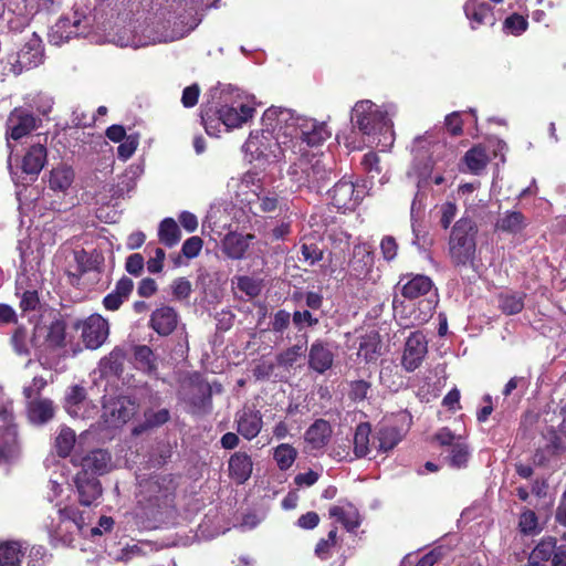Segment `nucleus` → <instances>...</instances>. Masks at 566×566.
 <instances>
[{
  "instance_id": "f257e3e1",
  "label": "nucleus",
  "mask_w": 566,
  "mask_h": 566,
  "mask_svg": "<svg viewBox=\"0 0 566 566\" xmlns=\"http://www.w3.org/2000/svg\"><path fill=\"white\" fill-rule=\"evenodd\" d=\"M262 120L286 134L292 154L303 153V144L316 146L329 136L325 124L298 116L287 108L270 107L264 112Z\"/></svg>"
},
{
  "instance_id": "f03ea898",
  "label": "nucleus",
  "mask_w": 566,
  "mask_h": 566,
  "mask_svg": "<svg viewBox=\"0 0 566 566\" xmlns=\"http://www.w3.org/2000/svg\"><path fill=\"white\" fill-rule=\"evenodd\" d=\"M396 112L394 104L377 106L369 99L359 101L352 109V124L367 136L368 144H376L381 150H387L395 139L391 117Z\"/></svg>"
},
{
  "instance_id": "7ed1b4c3",
  "label": "nucleus",
  "mask_w": 566,
  "mask_h": 566,
  "mask_svg": "<svg viewBox=\"0 0 566 566\" xmlns=\"http://www.w3.org/2000/svg\"><path fill=\"white\" fill-rule=\"evenodd\" d=\"M192 25L187 27L177 21H171L163 14H156L138 23L133 30L132 36H118L117 44L120 46L142 48L157 43H166L186 36Z\"/></svg>"
},
{
  "instance_id": "20e7f679",
  "label": "nucleus",
  "mask_w": 566,
  "mask_h": 566,
  "mask_svg": "<svg viewBox=\"0 0 566 566\" xmlns=\"http://www.w3.org/2000/svg\"><path fill=\"white\" fill-rule=\"evenodd\" d=\"M176 485L169 474L153 475L139 481L137 510L148 521H159L172 507Z\"/></svg>"
},
{
  "instance_id": "39448f33",
  "label": "nucleus",
  "mask_w": 566,
  "mask_h": 566,
  "mask_svg": "<svg viewBox=\"0 0 566 566\" xmlns=\"http://www.w3.org/2000/svg\"><path fill=\"white\" fill-rule=\"evenodd\" d=\"M328 158L321 154L302 155L289 169V178L296 189L319 191L329 179Z\"/></svg>"
},
{
  "instance_id": "423d86ee",
  "label": "nucleus",
  "mask_w": 566,
  "mask_h": 566,
  "mask_svg": "<svg viewBox=\"0 0 566 566\" xmlns=\"http://www.w3.org/2000/svg\"><path fill=\"white\" fill-rule=\"evenodd\" d=\"M263 123L264 128L262 130L252 132L248 140L242 146V149L250 161L255 159H280L285 157L286 153L290 151L289 140L286 134L280 128L273 127Z\"/></svg>"
},
{
  "instance_id": "0eeeda50",
  "label": "nucleus",
  "mask_w": 566,
  "mask_h": 566,
  "mask_svg": "<svg viewBox=\"0 0 566 566\" xmlns=\"http://www.w3.org/2000/svg\"><path fill=\"white\" fill-rule=\"evenodd\" d=\"M478 227L470 218L458 220L450 233L448 251L455 266L473 265L476 252Z\"/></svg>"
},
{
  "instance_id": "6e6552de",
  "label": "nucleus",
  "mask_w": 566,
  "mask_h": 566,
  "mask_svg": "<svg viewBox=\"0 0 566 566\" xmlns=\"http://www.w3.org/2000/svg\"><path fill=\"white\" fill-rule=\"evenodd\" d=\"M255 113L254 97L238 90L218 109L219 119L228 128H238L250 120Z\"/></svg>"
},
{
  "instance_id": "1a4fd4ad",
  "label": "nucleus",
  "mask_w": 566,
  "mask_h": 566,
  "mask_svg": "<svg viewBox=\"0 0 566 566\" xmlns=\"http://www.w3.org/2000/svg\"><path fill=\"white\" fill-rule=\"evenodd\" d=\"M44 49L41 38L36 33H32L23 43L21 49L9 56L8 64L10 71L19 75L24 71L34 69L43 63Z\"/></svg>"
},
{
  "instance_id": "9d476101",
  "label": "nucleus",
  "mask_w": 566,
  "mask_h": 566,
  "mask_svg": "<svg viewBox=\"0 0 566 566\" xmlns=\"http://www.w3.org/2000/svg\"><path fill=\"white\" fill-rule=\"evenodd\" d=\"M65 323L54 319L50 324H36L31 337L32 347L41 354H48L65 346Z\"/></svg>"
},
{
  "instance_id": "9b49d317",
  "label": "nucleus",
  "mask_w": 566,
  "mask_h": 566,
  "mask_svg": "<svg viewBox=\"0 0 566 566\" xmlns=\"http://www.w3.org/2000/svg\"><path fill=\"white\" fill-rule=\"evenodd\" d=\"M41 124V119L32 114L30 109L25 107L13 108L6 123V137L8 147L11 148L10 139L19 140L33 130H35Z\"/></svg>"
},
{
  "instance_id": "f8f14e48",
  "label": "nucleus",
  "mask_w": 566,
  "mask_h": 566,
  "mask_svg": "<svg viewBox=\"0 0 566 566\" xmlns=\"http://www.w3.org/2000/svg\"><path fill=\"white\" fill-rule=\"evenodd\" d=\"M75 328L81 331V338L88 349H97L108 337V322L99 314H92L83 321L75 324Z\"/></svg>"
},
{
  "instance_id": "ddd939ff",
  "label": "nucleus",
  "mask_w": 566,
  "mask_h": 566,
  "mask_svg": "<svg viewBox=\"0 0 566 566\" xmlns=\"http://www.w3.org/2000/svg\"><path fill=\"white\" fill-rule=\"evenodd\" d=\"M72 462L80 467L77 473L94 478L107 473L112 468L111 454L102 449L92 450L86 454H74Z\"/></svg>"
},
{
  "instance_id": "4468645a",
  "label": "nucleus",
  "mask_w": 566,
  "mask_h": 566,
  "mask_svg": "<svg viewBox=\"0 0 566 566\" xmlns=\"http://www.w3.org/2000/svg\"><path fill=\"white\" fill-rule=\"evenodd\" d=\"M62 521L71 522L81 533L90 534L91 537L103 535L111 532L114 526V520L109 516H101L98 525L87 528L88 515L84 511H78L75 507H64L59 510Z\"/></svg>"
},
{
  "instance_id": "2eb2a0df",
  "label": "nucleus",
  "mask_w": 566,
  "mask_h": 566,
  "mask_svg": "<svg viewBox=\"0 0 566 566\" xmlns=\"http://www.w3.org/2000/svg\"><path fill=\"white\" fill-rule=\"evenodd\" d=\"M86 28L83 25L82 17L74 12L72 17L60 18L49 31V41L53 45H62L70 39L84 35Z\"/></svg>"
},
{
  "instance_id": "dca6fc26",
  "label": "nucleus",
  "mask_w": 566,
  "mask_h": 566,
  "mask_svg": "<svg viewBox=\"0 0 566 566\" xmlns=\"http://www.w3.org/2000/svg\"><path fill=\"white\" fill-rule=\"evenodd\" d=\"M136 411V402L132 398L123 396L105 402L102 417L108 427H119L126 423Z\"/></svg>"
},
{
  "instance_id": "f3484780",
  "label": "nucleus",
  "mask_w": 566,
  "mask_h": 566,
  "mask_svg": "<svg viewBox=\"0 0 566 566\" xmlns=\"http://www.w3.org/2000/svg\"><path fill=\"white\" fill-rule=\"evenodd\" d=\"M374 266V255L368 244H356L353 249V256L348 263L349 280H371V271Z\"/></svg>"
},
{
  "instance_id": "a211bd4d",
  "label": "nucleus",
  "mask_w": 566,
  "mask_h": 566,
  "mask_svg": "<svg viewBox=\"0 0 566 566\" xmlns=\"http://www.w3.org/2000/svg\"><path fill=\"white\" fill-rule=\"evenodd\" d=\"M428 353V342L420 332L412 333L406 340L401 364L407 371L416 370Z\"/></svg>"
},
{
  "instance_id": "6ab92c4d",
  "label": "nucleus",
  "mask_w": 566,
  "mask_h": 566,
  "mask_svg": "<svg viewBox=\"0 0 566 566\" xmlns=\"http://www.w3.org/2000/svg\"><path fill=\"white\" fill-rule=\"evenodd\" d=\"M331 197L335 208L343 212L352 211L361 199V190H357L352 181L340 180L333 187Z\"/></svg>"
},
{
  "instance_id": "aec40b11",
  "label": "nucleus",
  "mask_w": 566,
  "mask_h": 566,
  "mask_svg": "<svg viewBox=\"0 0 566 566\" xmlns=\"http://www.w3.org/2000/svg\"><path fill=\"white\" fill-rule=\"evenodd\" d=\"M74 483L78 494V501L84 506L93 505L102 495L99 481L94 476L76 473Z\"/></svg>"
},
{
  "instance_id": "412c9836",
  "label": "nucleus",
  "mask_w": 566,
  "mask_h": 566,
  "mask_svg": "<svg viewBox=\"0 0 566 566\" xmlns=\"http://www.w3.org/2000/svg\"><path fill=\"white\" fill-rule=\"evenodd\" d=\"M149 324L157 334L168 336L177 327L178 314L172 307L163 305L153 312Z\"/></svg>"
},
{
  "instance_id": "4be33fe9",
  "label": "nucleus",
  "mask_w": 566,
  "mask_h": 566,
  "mask_svg": "<svg viewBox=\"0 0 566 566\" xmlns=\"http://www.w3.org/2000/svg\"><path fill=\"white\" fill-rule=\"evenodd\" d=\"M331 437V424L324 419H318L310 426L304 434L306 449L310 451H319L327 446Z\"/></svg>"
},
{
  "instance_id": "5701e85b",
  "label": "nucleus",
  "mask_w": 566,
  "mask_h": 566,
  "mask_svg": "<svg viewBox=\"0 0 566 566\" xmlns=\"http://www.w3.org/2000/svg\"><path fill=\"white\" fill-rule=\"evenodd\" d=\"M48 151L44 144L35 142L30 145L22 157L21 168L27 175L38 176L46 163Z\"/></svg>"
},
{
  "instance_id": "b1692460",
  "label": "nucleus",
  "mask_w": 566,
  "mask_h": 566,
  "mask_svg": "<svg viewBox=\"0 0 566 566\" xmlns=\"http://www.w3.org/2000/svg\"><path fill=\"white\" fill-rule=\"evenodd\" d=\"M464 14L470 21L471 29L475 30L481 25H493L495 17L492 8L485 2L468 1L464 4Z\"/></svg>"
},
{
  "instance_id": "393cba45",
  "label": "nucleus",
  "mask_w": 566,
  "mask_h": 566,
  "mask_svg": "<svg viewBox=\"0 0 566 566\" xmlns=\"http://www.w3.org/2000/svg\"><path fill=\"white\" fill-rule=\"evenodd\" d=\"M229 475L238 484L247 482L253 470V463L251 457L245 452L233 453L228 463Z\"/></svg>"
},
{
  "instance_id": "a878e982",
  "label": "nucleus",
  "mask_w": 566,
  "mask_h": 566,
  "mask_svg": "<svg viewBox=\"0 0 566 566\" xmlns=\"http://www.w3.org/2000/svg\"><path fill=\"white\" fill-rule=\"evenodd\" d=\"M254 240L253 234H242L237 232L228 233L222 241L223 252L233 260H240L244 256L251 242Z\"/></svg>"
},
{
  "instance_id": "bb28decb",
  "label": "nucleus",
  "mask_w": 566,
  "mask_h": 566,
  "mask_svg": "<svg viewBox=\"0 0 566 566\" xmlns=\"http://www.w3.org/2000/svg\"><path fill=\"white\" fill-rule=\"evenodd\" d=\"M329 516L342 523L343 526L352 532L360 525V515L358 510L349 502L342 501L329 509Z\"/></svg>"
},
{
  "instance_id": "cd10ccee",
  "label": "nucleus",
  "mask_w": 566,
  "mask_h": 566,
  "mask_svg": "<svg viewBox=\"0 0 566 566\" xmlns=\"http://www.w3.org/2000/svg\"><path fill=\"white\" fill-rule=\"evenodd\" d=\"M65 409L73 418H88V402L85 400V389L81 386H72L65 396Z\"/></svg>"
},
{
  "instance_id": "c85d7f7f",
  "label": "nucleus",
  "mask_w": 566,
  "mask_h": 566,
  "mask_svg": "<svg viewBox=\"0 0 566 566\" xmlns=\"http://www.w3.org/2000/svg\"><path fill=\"white\" fill-rule=\"evenodd\" d=\"M238 432L248 440L255 438L262 429V417L259 411L244 409L237 417Z\"/></svg>"
},
{
  "instance_id": "c756f323",
  "label": "nucleus",
  "mask_w": 566,
  "mask_h": 566,
  "mask_svg": "<svg viewBox=\"0 0 566 566\" xmlns=\"http://www.w3.org/2000/svg\"><path fill=\"white\" fill-rule=\"evenodd\" d=\"M333 360L334 355L326 344L321 340L312 344L308 353V365L313 370L323 374L332 367Z\"/></svg>"
},
{
  "instance_id": "7c9ffc66",
  "label": "nucleus",
  "mask_w": 566,
  "mask_h": 566,
  "mask_svg": "<svg viewBox=\"0 0 566 566\" xmlns=\"http://www.w3.org/2000/svg\"><path fill=\"white\" fill-rule=\"evenodd\" d=\"M527 226L526 218L520 211L507 210L500 214L495 222V230L510 234L522 232Z\"/></svg>"
},
{
  "instance_id": "2f4dec72",
  "label": "nucleus",
  "mask_w": 566,
  "mask_h": 566,
  "mask_svg": "<svg viewBox=\"0 0 566 566\" xmlns=\"http://www.w3.org/2000/svg\"><path fill=\"white\" fill-rule=\"evenodd\" d=\"M28 416L31 422L42 424L51 420L54 416V406L52 400L46 398L32 399L28 405Z\"/></svg>"
},
{
  "instance_id": "473e14b6",
  "label": "nucleus",
  "mask_w": 566,
  "mask_h": 566,
  "mask_svg": "<svg viewBox=\"0 0 566 566\" xmlns=\"http://www.w3.org/2000/svg\"><path fill=\"white\" fill-rule=\"evenodd\" d=\"M25 547L21 543L8 541L0 543V566H19L24 557Z\"/></svg>"
},
{
  "instance_id": "72a5a7b5",
  "label": "nucleus",
  "mask_w": 566,
  "mask_h": 566,
  "mask_svg": "<svg viewBox=\"0 0 566 566\" xmlns=\"http://www.w3.org/2000/svg\"><path fill=\"white\" fill-rule=\"evenodd\" d=\"M432 289V281L426 275H416L406 282L401 287L405 297L413 300L426 295Z\"/></svg>"
},
{
  "instance_id": "f704fd0d",
  "label": "nucleus",
  "mask_w": 566,
  "mask_h": 566,
  "mask_svg": "<svg viewBox=\"0 0 566 566\" xmlns=\"http://www.w3.org/2000/svg\"><path fill=\"white\" fill-rule=\"evenodd\" d=\"M74 180V171L66 165H61L51 170L50 174V188L53 190L65 191Z\"/></svg>"
},
{
  "instance_id": "c9c22d12",
  "label": "nucleus",
  "mask_w": 566,
  "mask_h": 566,
  "mask_svg": "<svg viewBox=\"0 0 566 566\" xmlns=\"http://www.w3.org/2000/svg\"><path fill=\"white\" fill-rule=\"evenodd\" d=\"M158 238L159 241L168 248L175 247L180 241L181 232L175 219L165 218L160 222Z\"/></svg>"
},
{
  "instance_id": "e433bc0d",
  "label": "nucleus",
  "mask_w": 566,
  "mask_h": 566,
  "mask_svg": "<svg viewBox=\"0 0 566 566\" xmlns=\"http://www.w3.org/2000/svg\"><path fill=\"white\" fill-rule=\"evenodd\" d=\"M25 108L35 111L39 115L46 116L53 108L54 101L51 95L43 92L29 94L24 98Z\"/></svg>"
},
{
  "instance_id": "4c0bfd02",
  "label": "nucleus",
  "mask_w": 566,
  "mask_h": 566,
  "mask_svg": "<svg viewBox=\"0 0 566 566\" xmlns=\"http://www.w3.org/2000/svg\"><path fill=\"white\" fill-rule=\"evenodd\" d=\"M464 161L471 172L478 174L486 166L489 156L482 146H476L467 151Z\"/></svg>"
},
{
  "instance_id": "58836bf2",
  "label": "nucleus",
  "mask_w": 566,
  "mask_h": 566,
  "mask_svg": "<svg viewBox=\"0 0 566 566\" xmlns=\"http://www.w3.org/2000/svg\"><path fill=\"white\" fill-rule=\"evenodd\" d=\"M155 549V545L150 542H137L125 546L117 556V560L128 562L138 556H146Z\"/></svg>"
},
{
  "instance_id": "ea45409f",
  "label": "nucleus",
  "mask_w": 566,
  "mask_h": 566,
  "mask_svg": "<svg viewBox=\"0 0 566 566\" xmlns=\"http://www.w3.org/2000/svg\"><path fill=\"white\" fill-rule=\"evenodd\" d=\"M370 427L361 423L356 428L354 436V453L357 458L366 457L369 453Z\"/></svg>"
},
{
  "instance_id": "a19ab883",
  "label": "nucleus",
  "mask_w": 566,
  "mask_h": 566,
  "mask_svg": "<svg viewBox=\"0 0 566 566\" xmlns=\"http://www.w3.org/2000/svg\"><path fill=\"white\" fill-rule=\"evenodd\" d=\"M401 432L395 427H384L378 431V448L380 451L387 452L394 449L401 440Z\"/></svg>"
},
{
  "instance_id": "79ce46f5",
  "label": "nucleus",
  "mask_w": 566,
  "mask_h": 566,
  "mask_svg": "<svg viewBox=\"0 0 566 566\" xmlns=\"http://www.w3.org/2000/svg\"><path fill=\"white\" fill-rule=\"evenodd\" d=\"M135 360L139 369L147 374L156 371V357L148 346H137L135 348Z\"/></svg>"
},
{
  "instance_id": "37998d69",
  "label": "nucleus",
  "mask_w": 566,
  "mask_h": 566,
  "mask_svg": "<svg viewBox=\"0 0 566 566\" xmlns=\"http://www.w3.org/2000/svg\"><path fill=\"white\" fill-rule=\"evenodd\" d=\"M518 530L524 535H536L542 531L536 513L524 509L520 514Z\"/></svg>"
},
{
  "instance_id": "c03bdc74",
  "label": "nucleus",
  "mask_w": 566,
  "mask_h": 566,
  "mask_svg": "<svg viewBox=\"0 0 566 566\" xmlns=\"http://www.w3.org/2000/svg\"><path fill=\"white\" fill-rule=\"evenodd\" d=\"M556 539L554 537L543 538L532 551L531 559L538 562H546L553 559V556L557 549Z\"/></svg>"
},
{
  "instance_id": "a18cd8bd",
  "label": "nucleus",
  "mask_w": 566,
  "mask_h": 566,
  "mask_svg": "<svg viewBox=\"0 0 566 566\" xmlns=\"http://www.w3.org/2000/svg\"><path fill=\"white\" fill-rule=\"evenodd\" d=\"M297 455V451L291 444L282 443L274 450V460L281 470L290 469Z\"/></svg>"
},
{
  "instance_id": "49530a36",
  "label": "nucleus",
  "mask_w": 566,
  "mask_h": 566,
  "mask_svg": "<svg viewBox=\"0 0 566 566\" xmlns=\"http://www.w3.org/2000/svg\"><path fill=\"white\" fill-rule=\"evenodd\" d=\"M379 348L378 336L376 334L367 335L359 343L358 356L367 361L374 360L379 355Z\"/></svg>"
},
{
  "instance_id": "de8ad7c7",
  "label": "nucleus",
  "mask_w": 566,
  "mask_h": 566,
  "mask_svg": "<svg viewBox=\"0 0 566 566\" xmlns=\"http://www.w3.org/2000/svg\"><path fill=\"white\" fill-rule=\"evenodd\" d=\"M470 458L468 444L462 440L458 439L457 442L450 449L449 461L454 468H463L467 465Z\"/></svg>"
},
{
  "instance_id": "09e8293b",
  "label": "nucleus",
  "mask_w": 566,
  "mask_h": 566,
  "mask_svg": "<svg viewBox=\"0 0 566 566\" xmlns=\"http://www.w3.org/2000/svg\"><path fill=\"white\" fill-rule=\"evenodd\" d=\"M500 307L507 315L520 313L524 307L523 295L520 293L502 294L500 296Z\"/></svg>"
},
{
  "instance_id": "8fccbe9b",
  "label": "nucleus",
  "mask_w": 566,
  "mask_h": 566,
  "mask_svg": "<svg viewBox=\"0 0 566 566\" xmlns=\"http://www.w3.org/2000/svg\"><path fill=\"white\" fill-rule=\"evenodd\" d=\"M75 443V433L70 428H63L61 429L59 436L55 440V447L57 450V453L61 457H66L72 451Z\"/></svg>"
},
{
  "instance_id": "3c124183",
  "label": "nucleus",
  "mask_w": 566,
  "mask_h": 566,
  "mask_svg": "<svg viewBox=\"0 0 566 566\" xmlns=\"http://www.w3.org/2000/svg\"><path fill=\"white\" fill-rule=\"evenodd\" d=\"M11 342L15 353H18L19 355L29 354L30 347L32 346V342L31 338H29L28 332L24 327L20 326L15 328Z\"/></svg>"
},
{
  "instance_id": "603ef678",
  "label": "nucleus",
  "mask_w": 566,
  "mask_h": 566,
  "mask_svg": "<svg viewBox=\"0 0 566 566\" xmlns=\"http://www.w3.org/2000/svg\"><path fill=\"white\" fill-rule=\"evenodd\" d=\"M237 289L250 297H254L261 292V282L250 276L237 277Z\"/></svg>"
},
{
  "instance_id": "864d4df0",
  "label": "nucleus",
  "mask_w": 566,
  "mask_h": 566,
  "mask_svg": "<svg viewBox=\"0 0 566 566\" xmlns=\"http://www.w3.org/2000/svg\"><path fill=\"white\" fill-rule=\"evenodd\" d=\"M305 353V348L303 345H294L285 352L281 353L277 357V361L283 366H292L297 361L300 357H302Z\"/></svg>"
},
{
  "instance_id": "5fc2aeb1",
  "label": "nucleus",
  "mask_w": 566,
  "mask_h": 566,
  "mask_svg": "<svg viewBox=\"0 0 566 566\" xmlns=\"http://www.w3.org/2000/svg\"><path fill=\"white\" fill-rule=\"evenodd\" d=\"M503 28L506 32L518 35L526 30L527 21L522 15L515 13L505 19Z\"/></svg>"
},
{
  "instance_id": "6e6d98bb",
  "label": "nucleus",
  "mask_w": 566,
  "mask_h": 566,
  "mask_svg": "<svg viewBox=\"0 0 566 566\" xmlns=\"http://www.w3.org/2000/svg\"><path fill=\"white\" fill-rule=\"evenodd\" d=\"M138 146V138L134 135L127 136L124 140H122L120 145L117 148L118 157L123 160H127L130 158L136 151Z\"/></svg>"
},
{
  "instance_id": "4d7b16f0",
  "label": "nucleus",
  "mask_w": 566,
  "mask_h": 566,
  "mask_svg": "<svg viewBox=\"0 0 566 566\" xmlns=\"http://www.w3.org/2000/svg\"><path fill=\"white\" fill-rule=\"evenodd\" d=\"M203 245V241L201 238L195 235L189 239H187L181 248V252L184 256L187 259H193L199 255L201 249Z\"/></svg>"
},
{
  "instance_id": "13d9d810",
  "label": "nucleus",
  "mask_w": 566,
  "mask_h": 566,
  "mask_svg": "<svg viewBox=\"0 0 566 566\" xmlns=\"http://www.w3.org/2000/svg\"><path fill=\"white\" fill-rule=\"evenodd\" d=\"M0 429H4L9 437H15V427L13 423V415L10 407L0 409Z\"/></svg>"
},
{
  "instance_id": "bf43d9fd",
  "label": "nucleus",
  "mask_w": 566,
  "mask_h": 566,
  "mask_svg": "<svg viewBox=\"0 0 566 566\" xmlns=\"http://www.w3.org/2000/svg\"><path fill=\"white\" fill-rule=\"evenodd\" d=\"M144 265V256L139 253H134L126 259L125 269L129 274L139 276L143 273Z\"/></svg>"
},
{
  "instance_id": "052dcab7",
  "label": "nucleus",
  "mask_w": 566,
  "mask_h": 566,
  "mask_svg": "<svg viewBox=\"0 0 566 566\" xmlns=\"http://www.w3.org/2000/svg\"><path fill=\"white\" fill-rule=\"evenodd\" d=\"M171 290L176 298L184 300L191 293V283L185 277H178L171 283Z\"/></svg>"
},
{
  "instance_id": "680f3d73",
  "label": "nucleus",
  "mask_w": 566,
  "mask_h": 566,
  "mask_svg": "<svg viewBox=\"0 0 566 566\" xmlns=\"http://www.w3.org/2000/svg\"><path fill=\"white\" fill-rule=\"evenodd\" d=\"M457 206L455 203L453 202H444L443 205H441L440 207V213H441V218H440V224L443 229H448L452 222V220L455 218L457 216Z\"/></svg>"
},
{
  "instance_id": "e2e57ef3",
  "label": "nucleus",
  "mask_w": 566,
  "mask_h": 566,
  "mask_svg": "<svg viewBox=\"0 0 566 566\" xmlns=\"http://www.w3.org/2000/svg\"><path fill=\"white\" fill-rule=\"evenodd\" d=\"M166 259V253L161 248H156L154 251V255L149 258L147 261V270L149 273H159L164 268V261Z\"/></svg>"
},
{
  "instance_id": "0e129e2a",
  "label": "nucleus",
  "mask_w": 566,
  "mask_h": 566,
  "mask_svg": "<svg viewBox=\"0 0 566 566\" xmlns=\"http://www.w3.org/2000/svg\"><path fill=\"white\" fill-rule=\"evenodd\" d=\"M382 256L387 261H391L397 256L398 244L394 237L387 235L380 242Z\"/></svg>"
},
{
  "instance_id": "69168bd1",
  "label": "nucleus",
  "mask_w": 566,
  "mask_h": 566,
  "mask_svg": "<svg viewBox=\"0 0 566 566\" xmlns=\"http://www.w3.org/2000/svg\"><path fill=\"white\" fill-rule=\"evenodd\" d=\"M46 380L43 377L36 376L32 379L30 386L24 387L23 394L28 400L38 399L36 397L46 386Z\"/></svg>"
},
{
  "instance_id": "338daca9",
  "label": "nucleus",
  "mask_w": 566,
  "mask_h": 566,
  "mask_svg": "<svg viewBox=\"0 0 566 566\" xmlns=\"http://www.w3.org/2000/svg\"><path fill=\"white\" fill-rule=\"evenodd\" d=\"M370 384L365 380H356L350 385V397L356 401L365 400L368 397Z\"/></svg>"
},
{
  "instance_id": "774afa93",
  "label": "nucleus",
  "mask_w": 566,
  "mask_h": 566,
  "mask_svg": "<svg viewBox=\"0 0 566 566\" xmlns=\"http://www.w3.org/2000/svg\"><path fill=\"white\" fill-rule=\"evenodd\" d=\"M145 417L147 427H157L169 420V411L167 409L149 411L145 415Z\"/></svg>"
}]
</instances>
